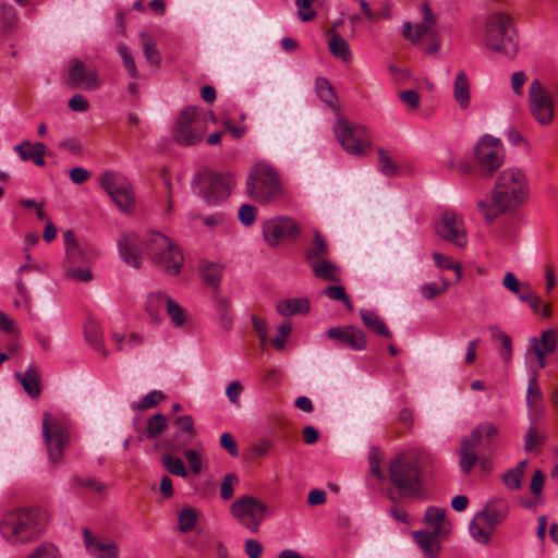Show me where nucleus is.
Here are the masks:
<instances>
[{"instance_id":"obj_1","label":"nucleus","mask_w":558,"mask_h":558,"mask_svg":"<svg viewBox=\"0 0 558 558\" xmlns=\"http://www.w3.org/2000/svg\"><path fill=\"white\" fill-rule=\"evenodd\" d=\"M435 471L434 457L428 451H403L389 462V483L402 498L423 499L427 494L426 483L432 480Z\"/></svg>"},{"instance_id":"obj_2","label":"nucleus","mask_w":558,"mask_h":558,"mask_svg":"<svg viewBox=\"0 0 558 558\" xmlns=\"http://www.w3.org/2000/svg\"><path fill=\"white\" fill-rule=\"evenodd\" d=\"M527 196L525 173L515 167L502 170L493 190L492 203L478 201L477 206L489 221L508 210L518 208Z\"/></svg>"},{"instance_id":"obj_3","label":"nucleus","mask_w":558,"mask_h":558,"mask_svg":"<svg viewBox=\"0 0 558 558\" xmlns=\"http://www.w3.org/2000/svg\"><path fill=\"white\" fill-rule=\"evenodd\" d=\"M46 521V511L39 507L13 509L0 517V534L13 546L25 545L40 537Z\"/></svg>"},{"instance_id":"obj_4","label":"nucleus","mask_w":558,"mask_h":558,"mask_svg":"<svg viewBox=\"0 0 558 558\" xmlns=\"http://www.w3.org/2000/svg\"><path fill=\"white\" fill-rule=\"evenodd\" d=\"M485 43L489 49L498 51L508 58H513L517 54V33L512 19L508 14L493 12L486 17Z\"/></svg>"},{"instance_id":"obj_5","label":"nucleus","mask_w":558,"mask_h":558,"mask_svg":"<svg viewBox=\"0 0 558 558\" xmlns=\"http://www.w3.org/2000/svg\"><path fill=\"white\" fill-rule=\"evenodd\" d=\"M145 248L150 262L168 275L175 276L183 265V255L177 243L165 234L149 231Z\"/></svg>"},{"instance_id":"obj_6","label":"nucleus","mask_w":558,"mask_h":558,"mask_svg":"<svg viewBox=\"0 0 558 558\" xmlns=\"http://www.w3.org/2000/svg\"><path fill=\"white\" fill-rule=\"evenodd\" d=\"M510 511L509 502L504 498H493L474 515L469 524V531L474 541L487 545L497 525L502 524Z\"/></svg>"},{"instance_id":"obj_7","label":"nucleus","mask_w":558,"mask_h":558,"mask_svg":"<svg viewBox=\"0 0 558 558\" xmlns=\"http://www.w3.org/2000/svg\"><path fill=\"white\" fill-rule=\"evenodd\" d=\"M246 187L251 197L267 204L281 198L283 187L278 172L266 162H258L248 172Z\"/></svg>"},{"instance_id":"obj_8","label":"nucleus","mask_w":558,"mask_h":558,"mask_svg":"<svg viewBox=\"0 0 558 558\" xmlns=\"http://www.w3.org/2000/svg\"><path fill=\"white\" fill-rule=\"evenodd\" d=\"M234 186L230 173H216L201 169L192 181V189L207 205H218L229 197Z\"/></svg>"},{"instance_id":"obj_9","label":"nucleus","mask_w":558,"mask_h":558,"mask_svg":"<svg viewBox=\"0 0 558 558\" xmlns=\"http://www.w3.org/2000/svg\"><path fill=\"white\" fill-rule=\"evenodd\" d=\"M65 258L62 262L63 277L76 281L88 282L93 275L88 268V257L81 248L72 230L63 232Z\"/></svg>"},{"instance_id":"obj_10","label":"nucleus","mask_w":558,"mask_h":558,"mask_svg":"<svg viewBox=\"0 0 558 558\" xmlns=\"http://www.w3.org/2000/svg\"><path fill=\"white\" fill-rule=\"evenodd\" d=\"M333 131L342 148L351 155L362 156L371 147L368 131L362 125L339 119Z\"/></svg>"},{"instance_id":"obj_11","label":"nucleus","mask_w":558,"mask_h":558,"mask_svg":"<svg viewBox=\"0 0 558 558\" xmlns=\"http://www.w3.org/2000/svg\"><path fill=\"white\" fill-rule=\"evenodd\" d=\"M205 130L206 123L199 114V109L187 107L177 120L173 136L179 144L195 145L202 141Z\"/></svg>"},{"instance_id":"obj_12","label":"nucleus","mask_w":558,"mask_h":558,"mask_svg":"<svg viewBox=\"0 0 558 558\" xmlns=\"http://www.w3.org/2000/svg\"><path fill=\"white\" fill-rule=\"evenodd\" d=\"M267 510L265 502L248 495L239 497L231 505L232 515L252 533L258 532Z\"/></svg>"},{"instance_id":"obj_13","label":"nucleus","mask_w":558,"mask_h":558,"mask_svg":"<svg viewBox=\"0 0 558 558\" xmlns=\"http://www.w3.org/2000/svg\"><path fill=\"white\" fill-rule=\"evenodd\" d=\"M475 159L486 175H492L505 161V149L499 138L486 134L474 148Z\"/></svg>"},{"instance_id":"obj_14","label":"nucleus","mask_w":558,"mask_h":558,"mask_svg":"<svg viewBox=\"0 0 558 558\" xmlns=\"http://www.w3.org/2000/svg\"><path fill=\"white\" fill-rule=\"evenodd\" d=\"M100 184L121 211H132L135 198L130 182L123 175L107 171L101 175Z\"/></svg>"},{"instance_id":"obj_15","label":"nucleus","mask_w":558,"mask_h":558,"mask_svg":"<svg viewBox=\"0 0 558 558\" xmlns=\"http://www.w3.org/2000/svg\"><path fill=\"white\" fill-rule=\"evenodd\" d=\"M43 436L47 445L49 459L53 463L59 462L69 440L66 426L56 416L46 412L43 420Z\"/></svg>"},{"instance_id":"obj_16","label":"nucleus","mask_w":558,"mask_h":558,"mask_svg":"<svg viewBox=\"0 0 558 558\" xmlns=\"http://www.w3.org/2000/svg\"><path fill=\"white\" fill-rule=\"evenodd\" d=\"M529 102L531 114L539 124L547 125L553 121L554 99L538 80L530 84Z\"/></svg>"},{"instance_id":"obj_17","label":"nucleus","mask_w":558,"mask_h":558,"mask_svg":"<svg viewBox=\"0 0 558 558\" xmlns=\"http://www.w3.org/2000/svg\"><path fill=\"white\" fill-rule=\"evenodd\" d=\"M435 232L442 240L450 242L458 247L468 244L466 230L463 219L454 211H445L435 222Z\"/></svg>"},{"instance_id":"obj_18","label":"nucleus","mask_w":558,"mask_h":558,"mask_svg":"<svg viewBox=\"0 0 558 558\" xmlns=\"http://www.w3.org/2000/svg\"><path fill=\"white\" fill-rule=\"evenodd\" d=\"M302 231V227L292 218L277 217L269 219L263 225V235L270 246H277L281 241H292Z\"/></svg>"},{"instance_id":"obj_19","label":"nucleus","mask_w":558,"mask_h":558,"mask_svg":"<svg viewBox=\"0 0 558 558\" xmlns=\"http://www.w3.org/2000/svg\"><path fill=\"white\" fill-rule=\"evenodd\" d=\"M68 72V84L74 88L95 90L101 85L96 69L78 59H72L69 62Z\"/></svg>"},{"instance_id":"obj_20","label":"nucleus","mask_w":558,"mask_h":558,"mask_svg":"<svg viewBox=\"0 0 558 558\" xmlns=\"http://www.w3.org/2000/svg\"><path fill=\"white\" fill-rule=\"evenodd\" d=\"M118 250L120 257L136 269L142 266V247L140 236L132 232H123L118 240Z\"/></svg>"},{"instance_id":"obj_21","label":"nucleus","mask_w":558,"mask_h":558,"mask_svg":"<svg viewBox=\"0 0 558 558\" xmlns=\"http://www.w3.org/2000/svg\"><path fill=\"white\" fill-rule=\"evenodd\" d=\"M84 543L87 551L96 558H119V547L113 541L94 536L84 530Z\"/></svg>"},{"instance_id":"obj_22","label":"nucleus","mask_w":558,"mask_h":558,"mask_svg":"<svg viewBox=\"0 0 558 558\" xmlns=\"http://www.w3.org/2000/svg\"><path fill=\"white\" fill-rule=\"evenodd\" d=\"M327 335L353 350L360 351L366 348L364 332L354 326L333 327L327 331Z\"/></svg>"},{"instance_id":"obj_23","label":"nucleus","mask_w":558,"mask_h":558,"mask_svg":"<svg viewBox=\"0 0 558 558\" xmlns=\"http://www.w3.org/2000/svg\"><path fill=\"white\" fill-rule=\"evenodd\" d=\"M14 150L23 161L31 160L38 167H44L46 165L44 159L46 145L41 142L32 143L25 140L21 144L16 145Z\"/></svg>"},{"instance_id":"obj_24","label":"nucleus","mask_w":558,"mask_h":558,"mask_svg":"<svg viewBox=\"0 0 558 558\" xmlns=\"http://www.w3.org/2000/svg\"><path fill=\"white\" fill-rule=\"evenodd\" d=\"M498 434V427L492 422H482L465 437V442H473L477 447L488 449L493 437Z\"/></svg>"},{"instance_id":"obj_25","label":"nucleus","mask_w":558,"mask_h":558,"mask_svg":"<svg viewBox=\"0 0 558 558\" xmlns=\"http://www.w3.org/2000/svg\"><path fill=\"white\" fill-rule=\"evenodd\" d=\"M453 98L461 110H466L471 104L470 81L464 71H459L453 83Z\"/></svg>"},{"instance_id":"obj_26","label":"nucleus","mask_w":558,"mask_h":558,"mask_svg":"<svg viewBox=\"0 0 558 558\" xmlns=\"http://www.w3.org/2000/svg\"><path fill=\"white\" fill-rule=\"evenodd\" d=\"M15 376L28 396L39 397L41 392L40 376L34 366H29L24 373L16 372Z\"/></svg>"},{"instance_id":"obj_27","label":"nucleus","mask_w":558,"mask_h":558,"mask_svg":"<svg viewBox=\"0 0 558 558\" xmlns=\"http://www.w3.org/2000/svg\"><path fill=\"white\" fill-rule=\"evenodd\" d=\"M308 266L316 278L326 281H340L339 267L328 260L327 257L316 260Z\"/></svg>"},{"instance_id":"obj_28","label":"nucleus","mask_w":558,"mask_h":558,"mask_svg":"<svg viewBox=\"0 0 558 558\" xmlns=\"http://www.w3.org/2000/svg\"><path fill=\"white\" fill-rule=\"evenodd\" d=\"M415 542L418 544L420 548L423 553L428 557H435L440 550V545L438 543V536H445L444 534H438L437 532L428 533L424 531H418L413 534Z\"/></svg>"},{"instance_id":"obj_29","label":"nucleus","mask_w":558,"mask_h":558,"mask_svg":"<svg viewBox=\"0 0 558 558\" xmlns=\"http://www.w3.org/2000/svg\"><path fill=\"white\" fill-rule=\"evenodd\" d=\"M310 308V301L306 298L286 299L277 304V312L282 316L306 314Z\"/></svg>"},{"instance_id":"obj_30","label":"nucleus","mask_w":558,"mask_h":558,"mask_svg":"<svg viewBox=\"0 0 558 558\" xmlns=\"http://www.w3.org/2000/svg\"><path fill=\"white\" fill-rule=\"evenodd\" d=\"M329 247L319 231L314 232L312 245L305 251L304 258L307 264L328 257Z\"/></svg>"},{"instance_id":"obj_31","label":"nucleus","mask_w":558,"mask_h":558,"mask_svg":"<svg viewBox=\"0 0 558 558\" xmlns=\"http://www.w3.org/2000/svg\"><path fill=\"white\" fill-rule=\"evenodd\" d=\"M360 315L362 322L368 329L385 338L392 337V333L388 329L386 323L375 312L368 310H361Z\"/></svg>"},{"instance_id":"obj_32","label":"nucleus","mask_w":558,"mask_h":558,"mask_svg":"<svg viewBox=\"0 0 558 558\" xmlns=\"http://www.w3.org/2000/svg\"><path fill=\"white\" fill-rule=\"evenodd\" d=\"M424 519L434 526V531L438 534H449L450 523L446 519L445 510L437 507H429L425 512Z\"/></svg>"},{"instance_id":"obj_33","label":"nucleus","mask_w":558,"mask_h":558,"mask_svg":"<svg viewBox=\"0 0 558 558\" xmlns=\"http://www.w3.org/2000/svg\"><path fill=\"white\" fill-rule=\"evenodd\" d=\"M477 446L473 442H465V437L461 440V447L458 451L460 457V468L465 474L471 473L476 464L478 457L473 451Z\"/></svg>"},{"instance_id":"obj_34","label":"nucleus","mask_w":558,"mask_h":558,"mask_svg":"<svg viewBox=\"0 0 558 558\" xmlns=\"http://www.w3.org/2000/svg\"><path fill=\"white\" fill-rule=\"evenodd\" d=\"M329 50L335 58L340 59L343 62H350L352 60V54L348 41L338 33L331 34L329 40Z\"/></svg>"},{"instance_id":"obj_35","label":"nucleus","mask_w":558,"mask_h":558,"mask_svg":"<svg viewBox=\"0 0 558 558\" xmlns=\"http://www.w3.org/2000/svg\"><path fill=\"white\" fill-rule=\"evenodd\" d=\"M140 40L147 62L156 66L159 65L161 62V56L155 39L147 32H142L140 34Z\"/></svg>"},{"instance_id":"obj_36","label":"nucleus","mask_w":558,"mask_h":558,"mask_svg":"<svg viewBox=\"0 0 558 558\" xmlns=\"http://www.w3.org/2000/svg\"><path fill=\"white\" fill-rule=\"evenodd\" d=\"M216 308L220 327L225 330H230L233 324L231 303L225 298H216Z\"/></svg>"},{"instance_id":"obj_37","label":"nucleus","mask_w":558,"mask_h":558,"mask_svg":"<svg viewBox=\"0 0 558 558\" xmlns=\"http://www.w3.org/2000/svg\"><path fill=\"white\" fill-rule=\"evenodd\" d=\"M315 88L317 96L322 101L331 108H336L337 98L335 95L333 87L324 77H317L315 81Z\"/></svg>"},{"instance_id":"obj_38","label":"nucleus","mask_w":558,"mask_h":558,"mask_svg":"<svg viewBox=\"0 0 558 558\" xmlns=\"http://www.w3.org/2000/svg\"><path fill=\"white\" fill-rule=\"evenodd\" d=\"M201 272L203 276V279L206 283L217 288L222 276V267L214 264V263H207L204 264L201 268Z\"/></svg>"},{"instance_id":"obj_39","label":"nucleus","mask_w":558,"mask_h":558,"mask_svg":"<svg viewBox=\"0 0 558 558\" xmlns=\"http://www.w3.org/2000/svg\"><path fill=\"white\" fill-rule=\"evenodd\" d=\"M85 339L86 341L95 349H102V332L99 325L89 320L86 323L85 328Z\"/></svg>"},{"instance_id":"obj_40","label":"nucleus","mask_w":558,"mask_h":558,"mask_svg":"<svg viewBox=\"0 0 558 558\" xmlns=\"http://www.w3.org/2000/svg\"><path fill=\"white\" fill-rule=\"evenodd\" d=\"M197 521V511L192 507L183 508L179 513V530L182 533L192 531Z\"/></svg>"},{"instance_id":"obj_41","label":"nucleus","mask_w":558,"mask_h":558,"mask_svg":"<svg viewBox=\"0 0 558 558\" xmlns=\"http://www.w3.org/2000/svg\"><path fill=\"white\" fill-rule=\"evenodd\" d=\"M161 462L169 473L180 477L187 476V470L180 458L166 454L162 457Z\"/></svg>"},{"instance_id":"obj_42","label":"nucleus","mask_w":558,"mask_h":558,"mask_svg":"<svg viewBox=\"0 0 558 558\" xmlns=\"http://www.w3.org/2000/svg\"><path fill=\"white\" fill-rule=\"evenodd\" d=\"M170 299L171 298H169L162 291L151 292L148 295L147 302H146L147 312L150 314L151 317H154L155 315H157V313L159 312V310L162 306H165V307L167 306V301Z\"/></svg>"},{"instance_id":"obj_43","label":"nucleus","mask_w":558,"mask_h":558,"mask_svg":"<svg viewBox=\"0 0 558 558\" xmlns=\"http://www.w3.org/2000/svg\"><path fill=\"white\" fill-rule=\"evenodd\" d=\"M166 416L161 413H157L148 420L146 434L149 438H156L166 429Z\"/></svg>"},{"instance_id":"obj_44","label":"nucleus","mask_w":558,"mask_h":558,"mask_svg":"<svg viewBox=\"0 0 558 558\" xmlns=\"http://www.w3.org/2000/svg\"><path fill=\"white\" fill-rule=\"evenodd\" d=\"M544 440L545 436L538 433L535 426H531L525 435L524 450L526 452L539 451V446Z\"/></svg>"},{"instance_id":"obj_45","label":"nucleus","mask_w":558,"mask_h":558,"mask_svg":"<svg viewBox=\"0 0 558 558\" xmlns=\"http://www.w3.org/2000/svg\"><path fill=\"white\" fill-rule=\"evenodd\" d=\"M118 53L122 59L123 66H124L125 71L128 72V74L132 78H135L137 76L136 63L130 52L129 47L123 43L120 44L118 46Z\"/></svg>"},{"instance_id":"obj_46","label":"nucleus","mask_w":558,"mask_h":558,"mask_svg":"<svg viewBox=\"0 0 558 558\" xmlns=\"http://www.w3.org/2000/svg\"><path fill=\"white\" fill-rule=\"evenodd\" d=\"M166 311L175 327H181L184 324L185 312L178 302L172 299L168 300Z\"/></svg>"},{"instance_id":"obj_47","label":"nucleus","mask_w":558,"mask_h":558,"mask_svg":"<svg viewBox=\"0 0 558 558\" xmlns=\"http://www.w3.org/2000/svg\"><path fill=\"white\" fill-rule=\"evenodd\" d=\"M448 287L449 282L447 280H444L441 284H438L436 282H427L421 287L420 291L424 299L433 300L434 298L445 293Z\"/></svg>"},{"instance_id":"obj_48","label":"nucleus","mask_w":558,"mask_h":558,"mask_svg":"<svg viewBox=\"0 0 558 558\" xmlns=\"http://www.w3.org/2000/svg\"><path fill=\"white\" fill-rule=\"evenodd\" d=\"M378 168L385 175L392 177L399 171L398 166L384 149H378Z\"/></svg>"},{"instance_id":"obj_49","label":"nucleus","mask_w":558,"mask_h":558,"mask_svg":"<svg viewBox=\"0 0 558 558\" xmlns=\"http://www.w3.org/2000/svg\"><path fill=\"white\" fill-rule=\"evenodd\" d=\"M323 293L330 300L341 301L349 311H353V305L342 286H329L323 291Z\"/></svg>"},{"instance_id":"obj_50","label":"nucleus","mask_w":558,"mask_h":558,"mask_svg":"<svg viewBox=\"0 0 558 558\" xmlns=\"http://www.w3.org/2000/svg\"><path fill=\"white\" fill-rule=\"evenodd\" d=\"M519 300L530 305L531 310L537 314L539 312L542 301L541 298L535 294L530 284L523 286V292L519 294Z\"/></svg>"},{"instance_id":"obj_51","label":"nucleus","mask_w":558,"mask_h":558,"mask_svg":"<svg viewBox=\"0 0 558 558\" xmlns=\"http://www.w3.org/2000/svg\"><path fill=\"white\" fill-rule=\"evenodd\" d=\"M433 258L439 268L454 270L457 274V280L462 278L461 266L454 263L451 258L438 252L433 253Z\"/></svg>"},{"instance_id":"obj_52","label":"nucleus","mask_w":558,"mask_h":558,"mask_svg":"<svg viewBox=\"0 0 558 558\" xmlns=\"http://www.w3.org/2000/svg\"><path fill=\"white\" fill-rule=\"evenodd\" d=\"M165 395L160 390H153L144 396L138 402L132 405L133 409H149L157 405Z\"/></svg>"},{"instance_id":"obj_53","label":"nucleus","mask_w":558,"mask_h":558,"mask_svg":"<svg viewBox=\"0 0 558 558\" xmlns=\"http://www.w3.org/2000/svg\"><path fill=\"white\" fill-rule=\"evenodd\" d=\"M542 398V392L537 383L536 372L529 379V386L526 391V403L531 408Z\"/></svg>"},{"instance_id":"obj_54","label":"nucleus","mask_w":558,"mask_h":558,"mask_svg":"<svg viewBox=\"0 0 558 558\" xmlns=\"http://www.w3.org/2000/svg\"><path fill=\"white\" fill-rule=\"evenodd\" d=\"M538 341L539 348H543L547 353H553L557 348V332L554 329H546L542 332Z\"/></svg>"},{"instance_id":"obj_55","label":"nucleus","mask_w":558,"mask_h":558,"mask_svg":"<svg viewBox=\"0 0 558 558\" xmlns=\"http://www.w3.org/2000/svg\"><path fill=\"white\" fill-rule=\"evenodd\" d=\"M25 558H60L58 549L50 543L40 544Z\"/></svg>"},{"instance_id":"obj_56","label":"nucleus","mask_w":558,"mask_h":558,"mask_svg":"<svg viewBox=\"0 0 558 558\" xmlns=\"http://www.w3.org/2000/svg\"><path fill=\"white\" fill-rule=\"evenodd\" d=\"M424 37H428L430 39H436L437 32H436L434 25H432L429 23L420 22L415 25V33H414V38L412 39V43H417Z\"/></svg>"},{"instance_id":"obj_57","label":"nucleus","mask_w":558,"mask_h":558,"mask_svg":"<svg viewBox=\"0 0 558 558\" xmlns=\"http://www.w3.org/2000/svg\"><path fill=\"white\" fill-rule=\"evenodd\" d=\"M236 483L238 476L234 473L225 475L220 486V496L223 500H229L233 496V489Z\"/></svg>"},{"instance_id":"obj_58","label":"nucleus","mask_w":558,"mask_h":558,"mask_svg":"<svg viewBox=\"0 0 558 558\" xmlns=\"http://www.w3.org/2000/svg\"><path fill=\"white\" fill-rule=\"evenodd\" d=\"M316 0H295V5L299 10V16L302 21L308 22L312 21L316 12L312 9L313 3Z\"/></svg>"},{"instance_id":"obj_59","label":"nucleus","mask_w":558,"mask_h":558,"mask_svg":"<svg viewBox=\"0 0 558 558\" xmlns=\"http://www.w3.org/2000/svg\"><path fill=\"white\" fill-rule=\"evenodd\" d=\"M183 454L189 463L190 470L194 474H198L203 468V459L199 452L197 450L186 449Z\"/></svg>"},{"instance_id":"obj_60","label":"nucleus","mask_w":558,"mask_h":558,"mask_svg":"<svg viewBox=\"0 0 558 558\" xmlns=\"http://www.w3.org/2000/svg\"><path fill=\"white\" fill-rule=\"evenodd\" d=\"M502 284L510 292L519 296V294L523 292V286L525 283H521L512 272L508 271L504 277Z\"/></svg>"},{"instance_id":"obj_61","label":"nucleus","mask_w":558,"mask_h":558,"mask_svg":"<svg viewBox=\"0 0 558 558\" xmlns=\"http://www.w3.org/2000/svg\"><path fill=\"white\" fill-rule=\"evenodd\" d=\"M292 326L290 323H283L277 327L278 336L272 340V345L277 350L284 349V339L290 335Z\"/></svg>"},{"instance_id":"obj_62","label":"nucleus","mask_w":558,"mask_h":558,"mask_svg":"<svg viewBox=\"0 0 558 558\" xmlns=\"http://www.w3.org/2000/svg\"><path fill=\"white\" fill-rule=\"evenodd\" d=\"M238 216L239 220L244 226H251L255 221L256 208L252 205L244 204L240 207Z\"/></svg>"},{"instance_id":"obj_63","label":"nucleus","mask_w":558,"mask_h":558,"mask_svg":"<svg viewBox=\"0 0 558 558\" xmlns=\"http://www.w3.org/2000/svg\"><path fill=\"white\" fill-rule=\"evenodd\" d=\"M220 445L230 456L238 457L239 448L234 437L230 433H223L220 437Z\"/></svg>"},{"instance_id":"obj_64","label":"nucleus","mask_w":558,"mask_h":558,"mask_svg":"<svg viewBox=\"0 0 558 558\" xmlns=\"http://www.w3.org/2000/svg\"><path fill=\"white\" fill-rule=\"evenodd\" d=\"M504 484L512 490H517L522 485V476L514 472L512 469L506 472L502 476Z\"/></svg>"}]
</instances>
